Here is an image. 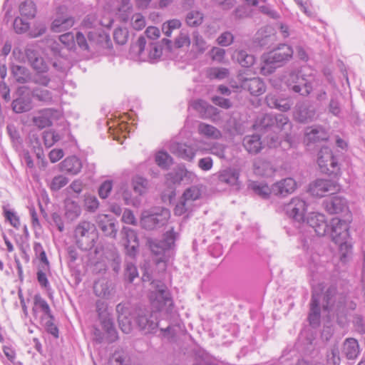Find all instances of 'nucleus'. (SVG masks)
<instances>
[{
  "label": "nucleus",
  "mask_w": 365,
  "mask_h": 365,
  "mask_svg": "<svg viewBox=\"0 0 365 365\" xmlns=\"http://www.w3.org/2000/svg\"><path fill=\"white\" fill-rule=\"evenodd\" d=\"M336 290L335 287H329L323 294V309L329 311V308L334 304Z\"/></svg>",
  "instance_id": "44"
},
{
  "label": "nucleus",
  "mask_w": 365,
  "mask_h": 365,
  "mask_svg": "<svg viewBox=\"0 0 365 365\" xmlns=\"http://www.w3.org/2000/svg\"><path fill=\"white\" fill-rule=\"evenodd\" d=\"M289 88L301 96H307L312 91L311 82L300 72H291L287 79Z\"/></svg>",
  "instance_id": "12"
},
{
  "label": "nucleus",
  "mask_w": 365,
  "mask_h": 365,
  "mask_svg": "<svg viewBox=\"0 0 365 365\" xmlns=\"http://www.w3.org/2000/svg\"><path fill=\"white\" fill-rule=\"evenodd\" d=\"M132 184L134 192L140 195L145 193L149 187L148 180L141 176H135L133 178Z\"/></svg>",
  "instance_id": "41"
},
{
  "label": "nucleus",
  "mask_w": 365,
  "mask_h": 365,
  "mask_svg": "<svg viewBox=\"0 0 365 365\" xmlns=\"http://www.w3.org/2000/svg\"><path fill=\"white\" fill-rule=\"evenodd\" d=\"M317 163L322 173L328 175H336L339 170L338 162L332 151L328 147H322L319 153Z\"/></svg>",
  "instance_id": "11"
},
{
  "label": "nucleus",
  "mask_w": 365,
  "mask_h": 365,
  "mask_svg": "<svg viewBox=\"0 0 365 365\" xmlns=\"http://www.w3.org/2000/svg\"><path fill=\"white\" fill-rule=\"evenodd\" d=\"M84 206L88 212H94L99 207L98 200L94 195H86L84 199Z\"/></svg>",
  "instance_id": "57"
},
{
  "label": "nucleus",
  "mask_w": 365,
  "mask_h": 365,
  "mask_svg": "<svg viewBox=\"0 0 365 365\" xmlns=\"http://www.w3.org/2000/svg\"><path fill=\"white\" fill-rule=\"evenodd\" d=\"M185 21L189 26L197 27L202 23L203 15L199 11H191L187 13Z\"/></svg>",
  "instance_id": "47"
},
{
  "label": "nucleus",
  "mask_w": 365,
  "mask_h": 365,
  "mask_svg": "<svg viewBox=\"0 0 365 365\" xmlns=\"http://www.w3.org/2000/svg\"><path fill=\"white\" fill-rule=\"evenodd\" d=\"M93 290L96 296L104 299H109L113 295L112 284L104 279L95 282Z\"/></svg>",
  "instance_id": "30"
},
{
  "label": "nucleus",
  "mask_w": 365,
  "mask_h": 365,
  "mask_svg": "<svg viewBox=\"0 0 365 365\" xmlns=\"http://www.w3.org/2000/svg\"><path fill=\"white\" fill-rule=\"evenodd\" d=\"M121 233L125 239V244L138 242L137 233L133 229L124 227L122 229Z\"/></svg>",
  "instance_id": "59"
},
{
  "label": "nucleus",
  "mask_w": 365,
  "mask_h": 365,
  "mask_svg": "<svg viewBox=\"0 0 365 365\" xmlns=\"http://www.w3.org/2000/svg\"><path fill=\"white\" fill-rule=\"evenodd\" d=\"M60 168L62 172L76 175L81 171L82 163L76 156H70L61 163Z\"/></svg>",
  "instance_id": "29"
},
{
  "label": "nucleus",
  "mask_w": 365,
  "mask_h": 365,
  "mask_svg": "<svg viewBox=\"0 0 365 365\" xmlns=\"http://www.w3.org/2000/svg\"><path fill=\"white\" fill-rule=\"evenodd\" d=\"M6 130L14 145L16 147L21 145L22 138L16 126L14 124H9L6 126Z\"/></svg>",
  "instance_id": "53"
},
{
  "label": "nucleus",
  "mask_w": 365,
  "mask_h": 365,
  "mask_svg": "<svg viewBox=\"0 0 365 365\" xmlns=\"http://www.w3.org/2000/svg\"><path fill=\"white\" fill-rule=\"evenodd\" d=\"M325 210L329 214H339L348 211L346 200L341 196H332L323 202Z\"/></svg>",
  "instance_id": "21"
},
{
  "label": "nucleus",
  "mask_w": 365,
  "mask_h": 365,
  "mask_svg": "<svg viewBox=\"0 0 365 365\" xmlns=\"http://www.w3.org/2000/svg\"><path fill=\"white\" fill-rule=\"evenodd\" d=\"M297 188V182L292 178H287L272 185L271 191L276 195L286 196Z\"/></svg>",
  "instance_id": "23"
},
{
  "label": "nucleus",
  "mask_w": 365,
  "mask_h": 365,
  "mask_svg": "<svg viewBox=\"0 0 365 365\" xmlns=\"http://www.w3.org/2000/svg\"><path fill=\"white\" fill-rule=\"evenodd\" d=\"M29 24L26 21L23 20L21 18L16 17L14 21V29L18 34H22L28 31Z\"/></svg>",
  "instance_id": "64"
},
{
  "label": "nucleus",
  "mask_w": 365,
  "mask_h": 365,
  "mask_svg": "<svg viewBox=\"0 0 365 365\" xmlns=\"http://www.w3.org/2000/svg\"><path fill=\"white\" fill-rule=\"evenodd\" d=\"M68 182L67 178L63 175L55 176L50 185V187L53 191H58L64 187Z\"/></svg>",
  "instance_id": "61"
},
{
  "label": "nucleus",
  "mask_w": 365,
  "mask_h": 365,
  "mask_svg": "<svg viewBox=\"0 0 365 365\" xmlns=\"http://www.w3.org/2000/svg\"><path fill=\"white\" fill-rule=\"evenodd\" d=\"M253 167L255 173L261 176L269 177L274 173V169L272 164L260 158L255 160Z\"/></svg>",
  "instance_id": "32"
},
{
  "label": "nucleus",
  "mask_w": 365,
  "mask_h": 365,
  "mask_svg": "<svg viewBox=\"0 0 365 365\" xmlns=\"http://www.w3.org/2000/svg\"><path fill=\"white\" fill-rule=\"evenodd\" d=\"M332 240L340 246L341 251H346V253L351 251L352 246L348 243L349 237V224L346 220L339 218H333L329 225V232Z\"/></svg>",
  "instance_id": "6"
},
{
  "label": "nucleus",
  "mask_w": 365,
  "mask_h": 365,
  "mask_svg": "<svg viewBox=\"0 0 365 365\" xmlns=\"http://www.w3.org/2000/svg\"><path fill=\"white\" fill-rule=\"evenodd\" d=\"M74 22V18L68 13V9L65 6H60L56 9L51 28L53 32L59 33L71 28Z\"/></svg>",
  "instance_id": "14"
},
{
  "label": "nucleus",
  "mask_w": 365,
  "mask_h": 365,
  "mask_svg": "<svg viewBox=\"0 0 365 365\" xmlns=\"http://www.w3.org/2000/svg\"><path fill=\"white\" fill-rule=\"evenodd\" d=\"M197 131L200 135L210 139H219L222 137L221 131L215 126L200 122L197 125Z\"/></svg>",
  "instance_id": "36"
},
{
  "label": "nucleus",
  "mask_w": 365,
  "mask_h": 365,
  "mask_svg": "<svg viewBox=\"0 0 365 365\" xmlns=\"http://www.w3.org/2000/svg\"><path fill=\"white\" fill-rule=\"evenodd\" d=\"M113 188V182L111 180L104 181L98 188V195L101 198L106 199L108 197Z\"/></svg>",
  "instance_id": "62"
},
{
  "label": "nucleus",
  "mask_w": 365,
  "mask_h": 365,
  "mask_svg": "<svg viewBox=\"0 0 365 365\" xmlns=\"http://www.w3.org/2000/svg\"><path fill=\"white\" fill-rule=\"evenodd\" d=\"M170 217V210L159 207L155 211H145L142 214L140 225L143 229L153 230L165 225Z\"/></svg>",
  "instance_id": "7"
},
{
  "label": "nucleus",
  "mask_w": 365,
  "mask_h": 365,
  "mask_svg": "<svg viewBox=\"0 0 365 365\" xmlns=\"http://www.w3.org/2000/svg\"><path fill=\"white\" fill-rule=\"evenodd\" d=\"M360 353L358 341L354 338H347L343 342L341 354L349 360L356 359Z\"/></svg>",
  "instance_id": "26"
},
{
  "label": "nucleus",
  "mask_w": 365,
  "mask_h": 365,
  "mask_svg": "<svg viewBox=\"0 0 365 365\" xmlns=\"http://www.w3.org/2000/svg\"><path fill=\"white\" fill-rule=\"evenodd\" d=\"M32 96L45 103H51L53 101V96L51 91L46 89L35 88L31 92Z\"/></svg>",
  "instance_id": "43"
},
{
  "label": "nucleus",
  "mask_w": 365,
  "mask_h": 365,
  "mask_svg": "<svg viewBox=\"0 0 365 365\" xmlns=\"http://www.w3.org/2000/svg\"><path fill=\"white\" fill-rule=\"evenodd\" d=\"M268 107L275 108L282 112L289 110L293 103L289 98H283L278 93H268L265 98Z\"/></svg>",
  "instance_id": "20"
},
{
  "label": "nucleus",
  "mask_w": 365,
  "mask_h": 365,
  "mask_svg": "<svg viewBox=\"0 0 365 365\" xmlns=\"http://www.w3.org/2000/svg\"><path fill=\"white\" fill-rule=\"evenodd\" d=\"M65 217L69 222L76 220L81 213L80 205L71 198H66L64 201Z\"/></svg>",
  "instance_id": "31"
},
{
  "label": "nucleus",
  "mask_w": 365,
  "mask_h": 365,
  "mask_svg": "<svg viewBox=\"0 0 365 365\" xmlns=\"http://www.w3.org/2000/svg\"><path fill=\"white\" fill-rule=\"evenodd\" d=\"M192 46L200 53H203L207 48V42L198 31L192 33Z\"/></svg>",
  "instance_id": "48"
},
{
  "label": "nucleus",
  "mask_w": 365,
  "mask_h": 365,
  "mask_svg": "<svg viewBox=\"0 0 365 365\" xmlns=\"http://www.w3.org/2000/svg\"><path fill=\"white\" fill-rule=\"evenodd\" d=\"M190 43L191 41L188 32L182 29L175 39L174 44L176 48H180L183 46H189Z\"/></svg>",
  "instance_id": "55"
},
{
  "label": "nucleus",
  "mask_w": 365,
  "mask_h": 365,
  "mask_svg": "<svg viewBox=\"0 0 365 365\" xmlns=\"http://www.w3.org/2000/svg\"><path fill=\"white\" fill-rule=\"evenodd\" d=\"M19 11L21 16L33 19L36 14V7L33 1H25L20 4Z\"/></svg>",
  "instance_id": "42"
},
{
  "label": "nucleus",
  "mask_w": 365,
  "mask_h": 365,
  "mask_svg": "<svg viewBox=\"0 0 365 365\" xmlns=\"http://www.w3.org/2000/svg\"><path fill=\"white\" fill-rule=\"evenodd\" d=\"M328 112L337 118L341 117L342 106L336 93L331 95L330 101L328 104Z\"/></svg>",
  "instance_id": "39"
},
{
  "label": "nucleus",
  "mask_w": 365,
  "mask_h": 365,
  "mask_svg": "<svg viewBox=\"0 0 365 365\" xmlns=\"http://www.w3.org/2000/svg\"><path fill=\"white\" fill-rule=\"evenodd\" d=\"M155 288V291L150 297L152 307L159 312L163 311L167 307L168 311L173 305V301L167 287L163 283L159 282Z\"/></svg>",
  "instance_id": "10"
},
{
  "label": "nucleus",
  "mask_w": 365,
  "mask_h": 365,
  "mask_svg": "<svg viewBox=\"0 0 365 365\" xmlns=\"http://www.w3.org/2000/svg\"><path fill=\"white\" fill-rule=\"evenodd\" d=\"M284 210L289 217L299 222L304 220L307 204L302 199L294 197L284 205Z\"/></svg>",
  "instance_id": "15"
},
{
  "label": "nucleus",
  "mask_w": 365,
  "mask_h": 365,
  "mask_svg": "<svg viewBox=\"0 0 365 365\" xmlns=\"http://www.w3.org/2000/svg\"><path fill=\"white\" fill-rule=\"evenodd\" d=\"M125 276L128 278L129 282H133L134 279L138 276L137 267L133 262H127L125 269Z\"/></svg>",
  "instance_id": "63"
},
{
  "label": "nucleus",
  "mask_w": 365,
  "mask_h": 365,
  "mask_svg": "<svg viewBox=\"0 0 365 365\" xmlns=\"http://www.w3.org/2000/svg\"><path fill=\"white\" fill-rule=\"evenodd\" d=\"M182 23L179 19H173L164 22L162 25V31L168 37H170L173 30L181 27Z\"/></svg>",
  "instance_id": "45"
},
{
  "label": "nucleus",
  "mask_w": 365,
  "mask_h": 365,
  "mask_svg": "<svg viewBox=\"0 0 365 365\" xmlns=\"http://www.w3.org/2000/svg\"><path fill=\"white\" fill-rule=\"evenodd\" d=\"M61 138V135L53 130H46L43 133L44 145L47 148L53 145L56 142L60 140Z\"/></svg>",
  "instance_id": "49"
},
{
  "label": "nucleus",
  "mask_w": 365,
  "mask_h": 365,
  "mask_svg": "<svg viewBox=\"0 0 365 365\" xmlns=\"http://www.w3.org/2000/svg\"><path fill=\"white\" fill-rule=\"evenodd\" d=\"M170 151L176 156L186 160H192L195 155L192 147L177 142H173L170 144Z\"/></svg>",
  "instance_id": "25"
},
{
  "label": "nucleus",
  "mask_w": 365,
  "mask_h": 365,
  "mask_svg": "<svg viewBox=\"0 0 365 365\" xmlns=\"http://www.w3.org/2000/svg\"><path fill=\"white\" fill-rule=\"evenodd\" d=\"M11 106L16 113L28 112L32 109V101L29 96H21L13 101Z\"/></svg>",
  "instance_id": "34"
},
{
  "label": "nucleus",
  "mask_w": 365,
  "mask_h": 365,
  "mask_svg": "<svg viewBox=\"0 0 365 365\" xmlns=\"http://www.w3.org/2000/svg\"><path fill=\"white\" fill-rule=\"evenodd\" d=\"M178 235V232L171 227L164 233L162 240L148 238L147 245L151 252L157 257L158 261L165 262L168 260L173 253L175 242Z\"/></svg>",
  "instance_id": "2"
},
{
  "label": "nucleus",
  "mask_w": 365,
  "mask_h": 365,
  "mask_svg": "<svg viewBox=\"0 0 365 365\" xmlns=\"http://www.w3.org/2000/svg\"><path fill=\"white\" fill-rule=\"evenodd\" d=\"M41 320L43 323V326L46 330V331L53 336L55 338L58 337V329L54 324V317L52 315V318H48V317H42Z\"/></svg>",
  "instance_id": "51"
},
{
  "label": "nucleus",
  "mask_w": 365,
  "mask_h": 365,
  "mask_svg": "<svg viewBox=\"0 0 365 365\" xmlns=\"http://www.w3.org/2000/svg\"><path fill=\"white\" fill-rule=\"evenodd\" d=\"M113 38L119 45H124L128 40V31L126 28H117L113 32Z\"/></svg>",
  "instance_id": "54"
},
{
  "label": "nucleus",
  "mask_w": 365,
  "mask_h": 365,
  "mask_svg": "<svg viewBox=\"0 0 365 365\" xmlns=\"http://www.w3.org/2000/svg\"><path fill=\"white\" fill-rule=\"evenodd\" d=\"M88 41L86 40L85 36L80 31L76 33L75 40L83 51H88L90 45L93 43L100 45L103 48H109L111 44L110 38L108 34L103 31H89L88 33Z\"/></svg>",
  "instance_id": "9"
},
{
  "label": "nucleus",
  "mask_w": 365,
  "mask_h": 365,
  "mask_svg": "<svg viewBox=\"0 0 365 365\" xmlns=\"http://www.w3.org/2000/svg\"><path fill=\"white\" fill-rule=\"evenodd\" d=\"M240 172L236 168H229L222 170L218 173V180L220 182L233 186L239 182Z\"/></svg>",
  "instance_id": "28"
},
{
  "label": "nucleus",
  "mask_w": 365,
  "mask_h": 365,
  "mask_svg": "<svg viewBox=\"0 0 365 365\" xmlns=\"http://www.w3.org/2000/svg\"><path fill=\"white\" fill-rule=\"evenodd\" d=\"M200 195V190L195 186L186 189L174 209L175 215L180 216L190 212L193 202L197 200Z\"/></svg>",
  "instance_id": "13"
},
{
  "label": "nucleus",
  "mask_w": 365,
  "mask_h": 365,
  "mask_svg": "<svg viewBox=\"0 0 365 365\" xmlns=\"http://www.w3.org/2000/svg\"><path fill=\"white\" fill-rule=\"evenodd\" d=\"M207 76L210 79L222 80L228 77L229 70L225 68H210L207 71Z\"/></svg>",
  "instance_id": "50"
},
{
  "label": "nucleus",
  "mask_w": 365,
  "mask_h": 365,
  "mask_svg": "<svg viewBox=\"0 0 365 365\" xmlns=\"http://www.w3.org/2000/svg\"><path fill=\"white\" fill-rule=\"evenodd\" d=\"M155 163L164 169H167L172 164V158L165 152L160 151L155 155Z\"/></svg>",
  "instance_id": "52"
},
{
  "label": "nucleus",
  "mask_w": 365,
  "mask_h": 365,
  "mask_svg": "<svg viewBox=\"0 0 365 365\" xmlns=\"http://www.w3.org/2000/svg\"><path fill=\"white\" fill-rule=\"evenodd\" d=\"M292 48L287 44H280L278 47L262 56L260 73L268 76L274 73L277 68L289 61L293 56Z\"/></svg>",
  "instance_id": "1"
},
{
  "label": "nucleus",
  "mask_w": 365,
  "mask_h": 365,
  "mask_svg": "<svg viewBox=\"0 0 365 365\" xmlns=\"http://www.w3.org/2000/svg\"><path fill=\"white\" fill-rule=\"evenodd\" d=\"M96 311L103 330L108 334V341L109 343L115 341L118 339V334L114 327L113 318L108 312V303L101 299L97 300Z\"/></svg>",
  "instance_id": "8"
},
{
  "label": "nucleus",
  "mask_w": 365,
  "mask_h": 365,
  "mask_svg": "<svg viewBox=\"0 0 365 365\" xmlns=\"http://www.w3.org/2000/svg\"><path fill=\"white\" fill-rule=\"evenodd\" d=\"M240 87L250 92L252 96H258L264 93L266 90L265 83L258 78H244L240 81Z\"/></svg>",
  "instance_id": "22"
},
{
  "label": "nucleus",
  "mask_w": 365,
  "mask_h": 365,
  "mask_svg": "<svg viewBox=\"0 0 365 365\" xmlns=\"http://www.w3.org/2000/svg\"><path fill=\"white\" fill-rule=\"evenodd\" d=\"M130 52L139 61L154 63L161 57L162 47L159 43L150 40L148 41L145 36H140L131 45Z\"/></svg>",
  "instance_id": "3"
},
{
  "label": "nucleus",
  "mask_w": 365,
  "mask_h": 365,
  "mask_svg": "<svg viewBox=\"0 0 365 365\" xmlns=\"http://www.w3.org/2000/svg\"><path fill=\"white\" fill-rule=\"evenodd\" d=\"M307 140L309 143H316L327 139V135L322 127L309 128L306 132Z\"/></svg>",
  "instance_id": "38"
},
{
  "label": "nucleus",
  "mask_w": 365,
  "mask_h": 365,
  "mask_svg": "<svg viewBox=\"0 0 365 365\" xmlns=\"http://www.w3.org/2000/svg\"><path fill=\"white\" fill-rule=\"evenodd\" d=\"M237 62L241 66L245 68H250L254 65L255 58L253 55L249 54L246 51H239L235 54Z\"/></svg>",
  "instance_id": "40"
},
{
  "label": "nucleus",
  "mask_w": 365,
  "mask_h": 365,
  "mask_svg": "<svg viewBox=\"0 0 365 365\" xmlns=\"http://www.w3.org/2000/svg\"><path fill=\"white\" fill-rule=\"evenodd\" d=\"M54 111L52 108H47L40 111L38 115L33 118L34 124L40 129L50 126L52 124L51 116Z\"/></svg>",
  "instance_id": "33"
},
{
  "label": "nucleus",
  "mask_w": 365,
  "mask_h": 365,
  "mask_svg": "<svg viewBox=\"0 0 365 365\" xmlns=\"http://www.w3.org/2000/svg\"><path fill=\"white\" fill-rule=\"evenodd\" d=\"M34 306L38 307L43 313V317H48V318H52V313L50 309V307L47 302L43 299L40 295H35L34 297Z\"/></svg>",
  "instance_id": "46"
},
{
  "label": "nucleus",
  "mask_w": 365,
  "mask_h": 365,
  "mask_svg": "<svg viewBox=\"0 0 365 365\" xmlns=\"http://www.w3.org/2000/svg\"><path fill=\"white\" fill-rule=\"evenodd\" d=\"M130 356L128 353L119 349L115 351L109 360V365H130Z\"/></svg>",
  "instance_id": "37"
},
{
  "label": "nucleus",
  "mask_w": 365,
  "mask_h": 365,
  "mask_svg": "<svg viewBox=\"0 0 365 365\" xmlns=\"http://www.w3.org/2000/svg\"><path fill=\"white\" fill-rule=\"evenodd\" d=\"M307 225L312 227L319 236H325L329 232V225L325 215L319 212H312L307 218Z\"/></svg>",
  "instance_id": "17"
},
{
  "label": "nucleus",
  "mask_w": 365,
  "mask_h": 365,
  "mask_svg": "<svg viewBox=\"0 0 365 365\" xmlns=\"http://www.w3.org/2000/svg\"><path fill=\"white\" fill-rule=\"evenodd\" d=\"M197 106L205 111V118H210L212 115H217L219 113L217 108L213 106L207 104L203 101L199 100L195 103L196 108H197Z\"/></svg>",
  "instance_id": "56"
},
{
  "label": "nucleus",
  "mask_w": 365,
  "mask_h": 365,
  "mask_svg": "<svg viewBox=\"0 0 365 365\" xmlns=\"http://www.w3.org/2000/svg\"><path fill=\"white\" fill-rule=\"evenodd\" d=\"M243 145L250 153L257 154L262 148V142L258 135H247L243 139Z\"/></svg>",
  "instance_id": "35"
},
{
  "label": "nucleus",
  "mask_w": 365,
  "mask_h": 365,
  "mask_svg": "<svg viewBox=\"0 0 365 365\" xmlns=\"http://www.w3.org/2000/svg\"><path fill=\"white\" fill-rule=\"evenodd\" d=\"M30 66L36 73H46L48 71V66L41 56Z\"/></svg>",
  "instance_id": "60"
},
{
  "label": "nucleus",
  "mask_w": 365,
  "mask_h": 365,
  "mask_svg": "<svg viewBox=\"0 0 365 365\" xmlns=\"http://www.w3.org/2000/svg\"><path fill=\"white\" fill-rule=\"evenodd\" d=\"M96 222L98 228L106 236L115 238L118 228L117 222L111 215L100 214L96 216Z\"/></svg>",
  "instance_id": "18"
},
{
  "label": "nucleus",
  "mask_w": 365,
  "mask_h": 365,
  "mask_svg": "<svg viewBox=\"0 0 365 365\" xmlns=\"http://www.w3.org/2000/svg\"><path fill=\"white\" fill-rule=\"evenodd\" d=\"M157 317L150 314L138 316L137 323L140 329L150 333L154 331L157 328L160 329L161 336L169 341H174L177 335V329H179L178 324L173 325L169 324L166 327H163L162 322H155Z\"/></svg>",
  "instance_id": "5"
},
{
  "label": "nucleus",
  "mask_w": 365,
  "mask_h": 365,
  "mask_svg": "<svg viewBox=\"0 0 365 365\" xmlns=\"http://www.w3.org/2000/svg\"><path fill=\"white\" fill-rule=\"evenodd\" d=\"M335 182L330 180L317 179L310 184L309 191L312 195L324 197L327 192H334L337 188Z\"/></svg>",
  "instance_id": "19"
},
{
  "label": "nucleus",
  "mask_w": 365,
  "mask_h": 365,
  "mask_svg": "<svg viewBox=\"0 0 365 365\" xmlns=\"http://www.w3.org/2000/svg\"><path fill=\"white\" fill-rule=\"evenodd\" d=\"M119 327L123 333L129 334L132 330V322L130 316L120 315L118 317Z\"/></svg>",
  "instance_id": "58"
},
{
  "label": "nucleus",
  "mask_w": 365,
  "mask_h": 365,
  "mask_svg": "<svg viewBox=\"0 0 365 365\" xmlns=\"http://www.w3.org/2000/svg\"><path fill=\"white\" fill-rule=\"evenodd\" d=\"M74 236L76 245L81 250L90 251L93 249L95 255L100 252V249L98 247H95L98 234L94 224L88 221L79 222L75 228Z\"/></svg>",
  "instance_id": "4"
},
{
  "label": "nucleus",
  "mask_w": 365,
  "mask_h": 365,
  "mask_svg": "<svg viewBox=\"0 0 365 365\" xmlns=\"http://www.w3.org/2000/svg\"><path fill=\"white\" fill-rule=\"evenodd\" d=\"M320 299L321 295L313 291L310 302V312L308 317L309 324L313 327H318L320 323Z\"/></svg>",
  "instance_id": "24"
},
{
  "label": "nucleus",
  "mask_w": 365,
  "mask_h": 365,
  "mask_svg": "<svg viewBox=\"0 0 365 365\" xmlns=\"http://www.w3.org/2000/svg\"><path fill=\"white\" fill-rule=\"evenodd\" d=\"M294 117L299 123L313 121L317 118L316 108L309 101L299 102L295 106Z\"/></svg>",
  "instance_id": "16"
},
{
  "label": "nucleus",
  "mask_w": 365,
  "mask_h": 365,
  "mask_svg": "<svg viewBox=\"0 0 365 365\" xmlns=\"http://www.w3.org/2000/svg\"><path fill=\"white\" fill-rule=\"evenodd\" d=\"M10 69L11 76L16 83L25 84L31 81V73L26 66L12 64Z\"/></svg>",
  "instance_id": "27"
}]
</instances>
